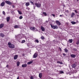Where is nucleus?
Here are the masks:
<instances>
[{
    "label": "nucleus",
    "mask_w": 79,
    "mask_h": 79,
    "mask_svg": "<svg viewBox=\"0 0 79 79\" xmlns=\"http://www.w3.org/2000/svg\"><path fill=\"white\" fill-rule=\"evenodd\" d=\"M2 14L4 15H5V12L4 11H3L2 12Z\"/></svg>",
    "instance_id": "obj_33"
},
{
    "label": "nucleus",
    "mask_w": 79,
    "mask_h": 79,
    "mask_svg": "<svg viewBox=\"0 0 79 79\" xmlns=\"http://www.w3.org/2000/svg\"><path fill=\"white\" fill-rule=\"evenodd\" d=\"M5 2H2L1 4V6H3L5 5Z\"/></svg>",
    "instance_id": "obj_13"
},
{
    "label": "nucleus",
    "mask_w": 79,
    "mask_h": 79,
    "mask_svg": "<svg viewBox=\"0 0 79 79\" xmlns=\"http://www.w3.org/2000/svg\"><path fill=\"white\" fill-rule=\"evenodd\" d=\"M75 12L76 13H77V10H74Z\"/></svg>",
    "instance_id": "obj_42"
},
{
    "label": "nucleus",
    "mask_w": 79,
    "mask_h": 79,
    "mask_svg": "<svg viewBox=\"0 0 79 79\" xmlns=\"http://www.w3.org/2000/svg\"><path fill=\"white\" fill-rule=\"evenodd\" d=\"M41 29L43 31H45V28H44V27H43V26H41Z\"/></svg>",
    "instance_id": "obj_8"
},
{
    "label": "nucleus",
    "mask_w": 79,
    "mask_h": 79,
    "mask_svg": "<svg viewBox=\"0 0 79 79\" xmlns=\"http://www.w3.org/2000/svg\"><path fill=\"white\" fill-rule=\"evenodd\" d=\"M75 15V14L74 13H72L71 15V18H73L74 17V16Z\"/></svg>",
    "instance_id": "obj_16"
},
{
    "label": "nucleus",
    "mask_w": 79,
    "mask_h": 79,
    "mask_svg": "<svg viewBox=\"0 0 79 79\" xmlns=\"http://www.w3.org/2000/svg\"><path fill=\"white\" fill-rule=\"evenodd\" d=\"M19 19H23V17L22 16H20L19 17Z\"/></svg>",
    "instance_id": "obj_32"
},
{
    "label": "nucleus",
    "mask_w": 79,
    "mask_h": 79,
    "mask_svg": "<svg viewBox=\"0 0 79 79\" xmlns=\"http://www.w3.org/2000/svg\"><path fill=\"white\" fill-rule=\"evenodd\" d=\"M73 39H69V41L70 43H72L73 42Z\"/></svg>",
    "instance_id": "obj_23"
},
{
    "label": "nucleus",
    "mask_w": 79,
    "mask_h": 79,
    "mask_svg": "<svg viewBox=\"0 0 79 79\" xmlns=\"http://www.w3.org/2000/svg\"><path fill=\"white\" fill-rule=\"evenodd\" d=\"M4 26V24L3 23H2L0 25V29H1V28H2Z\"/></svg>",
    "instance_id": "obj_14"
},
{
    "label": "nucleus",
    "mask_w": 79,
    "mask_h": 79,
    "mask_svg": "<svg viewBox=\"0 0 79 79\" xmlns=\"http://www.w3.org/2000/svg\"><path fill=\"white\" fill-rule=\"evenodd\" d=\"M40 23H42V19H40Z\"/></svg>",
    "instance_id": "obj_39"
},
{
    "label": "nucleus",
    "mask_w": 79,
    "mask_h": 79,
    "mask_svg": "<svg viewBox=\"0 0 79 79\" xmlns=\"http://www.w3.org/2000/svg\"><path fill=\"white\" fill-rule=\"evenodd\" d=\"M35 5H36L38 8H40V7H41V4L40 3H35Z\"/></svg>",
    "instance_id": "obj_4"
},
{
    "label": "nucleus",
    "mask_w": 79,
    "mask_h": 79,
    "mask_svg": "<svg viewBox=\"0 0 79 79\" xmlns=\"http://www.w3.org/2000/svg\"><path fill=\"white\" fill-rule=\"evenodd\" d=\"M11 13L12 15H14V14H15V12H14L13 11H12L11 12Z\"/></svg>",
    "instance_id": "obj_38"
},
{
    "label": "nucleus",
    "mask_w": 79,
    "mask_h": 79,
    "mask_svg": "<svg viewBox=\"0 0 79 79\" xmlns=\"http://www.w3.org/2000/svg\"><path fill=\"white\" fill-rule=\"evenodd\" d=\"M39 77L40 78H41L42 77V73H40L39 74Z\"/></svg>",
    "instance_id": "obj_18"
},
{
    "label": "nucleus",
    "mask_w": 79,
    "mask_h": 79,
    "mask_svg": "<svg viewBox=\"0 0 79 79\" xmlns=\"http://www.w3.org/2000/svg\"><path fill=\"white\" fill-rule=\"evenodd\" d=\"M33 9H34V10H35V7H34H34Z\"/></svg>",
    "instance_id": "obj_52"
},
{
    "label": "nucleus",
    "mask_w": 79,
    "mask_h": 79,
    "mask_svg": "<svg viewBox=\"0 0 79 79\" xmlns=\"http://www.w3.org/2000/svg\"><path fill=\"white\" fill-rule=\"evenodd\" d=\"M70 56H71V57H72V58H74L76 57V55L74 54H71L70 55Z\"/></svg>",
    "instance_id": "obj_12"
},
{
    "label": "nucleus",
    "mask_w": 79,
    "mask_h": 79,
    "mask_svg": "<svg viewBox=\"0 0 79 79\" xmlns=\"http://www.w3.org/2000/svg\"><path fill=\"white\" fill-rule=\"evenodd\" d=\"M72 67L73 68H75L76 67V65L75 64H73L72 65Z\"/></svg>",
    "instance_id": "obj_9"
},
{
    "label": "nucleus",
    "mask_w": 79,
    "mask_h": 79,
    "mask_svg": "<svg viewBox=\"0 0 79 79\" xmlns=\"http://www.w3.org/2000/svg\"><path fill=\"white\" fill-rule=\"evenodd\" d=\"M59 49L60 51H61V48H60Z\"/></svg>",
    "instance_id": "obj_49"
},
{
    "label": "nucleus",
    "mask_w": 79,
    "mask_h": 79,
    "mask_svg": "<svg viewBox=\"0 0 79 79\" xmlns=\"http://www.w3.org/2000/svg\"><path fill=\"white\" fill-rule=\"evenodd\" d=\"M10 18L9 17H8L7 18L6 20H7V22H8V21H10Z\"/></svg>",
    "instance_id": "obj_19"
},
{
    "label": "nucleus",
    "mask_w": 79,
    "mask_h": 79,
    "mask_svg": "<svg viewBox=\"0 0 79 79\" xmlns=\"http://www.w3.org/2000/svg\"><path fill=\"white\" fill-rule=\"evenodd\" d=\"M8 47L10 48H15V45L13 44H11L10 43H8Z\"/></svg>",
    "instance_id": "obj_1"
},
{
    "label": "nucleus",
    "mask_w": 79,
    "mask_h": 79,
    "mask_svg": "<svg viewBox=\"0 0 79 79\" xmlns=\"http://www.w3.org/2000/svg\"><path fill=\"white\" fill-rule=\"evenodd\" d=\"M79 1V0H77V2H78Z\"/></svg>",
    "instance_id": "obj_54"
},
{
    "label": "nucleus",
    "mask_w": 79,
    "mask_h": 79,
    "mask_svg": "<svg viewBox=\"0 0 79 79\" xmlns=\"http://www.w3.org/2000/svg\"><path fill=\"white\" fill-rule=\"evenodd\" d=\"M21 35L19 34L15 36V37L16 39H21L22 38V36H21Z\"/></svg>",
    "instance_id": "obj_3"
},
{
    "label": "nucleus",
    "mask_w": 79,
    "mask_h": 79,
    "mask_svg": "<svg viewBox=\"0 0 79 79\" xmlns=\"http://www.w3.org/2000/svg\"><path fill=\"white\" fill-rule=\"evenodd\" d=\"M22 68H26V67H27V64H22Z\"/></svg>",
    "instance_id": "obj_11"
},
{
    "label": "nucleus",
    "mask_w": 79,
    "mask_h": 79,
    "mask_svg": "<svg viewBox=\"0 0 79 79\" xmlns=\"http://www.w3.org/2000/svg\"><path fill=\"white\" fill-rule=\"evenodd\" d=\"M29 1L30 3H32V4H33V3H34L32 2V1H33L32 0H29Z\"/></svg>",
    "instance_id": "obj_28"
},
{
    "label": "nucleus",
    "mask_w": 79,
    "mask_h": 79,
    "mask_svg": "<svg viewBox=\"0 0 79 79\" xmlns=\"http://www.w3.org/2000/svg\"><path fill=\"white\" fill-rule=\"evenodd\" d=\"M71 23H72V24H75L76 23V22L73 21L71 22Z\"/></svg>",
    "instance_id": "obj_27"
},
{
    "label": "nucleus",
    "mask_w": 79,
    "mask_h": 79,
    "mask_svg": "<svg viewBox=\"0 0 79 79\" xmlns=\"http://www.w3.org/2000/svg\"><path fill=\"white\" fill-rule=\"evenodd\" d=\"M64 50L65 52H66V53L68 52V49H67L66 48H65V49H64Z\"/></svg>",
    "instance_id": "obj_29"
},
{
    "label": "nucleus",
    "mask_w": 79,
    "mask_h": 79,
    "mask_svg": "<svg viewBox=\"0 0 79 79\" xmlns=\"http://www.w3.org/2000/svg\"><path fill=\"white\" fill-rule=\"evenodd\" d=\"M37 56H38V53L37 52L35 53L33 55L34 58H35Z\"/></svg>",
    "instance_id": "obj_6"
},
{
    "label": "nucleus",
    "mask_w": 79,
    "mask_h": 79,
    "mask_svg": "<svg viewBox=\"0 0 79 79\" xmlns=\"http://www.w3.org/2000/svg\"><path fill=\"white\" fill-rule=\"evenodd\" d=\"M63 55L64 56H66V54H64H64H63Z\"/></svg>",
    "instance_id": "obj_46"
},
{
    "label": "nucleus",
    "mask_w": 79,
    "mask_h": 79,
    "mask_svg": "<svg viewBox=\"0 0 79 79\" xmlns=\"http://www.w3.org/2000/svg\"><path fill=\"white\" fill-rule=\"evenodd\" d=\"M57 63H59L60 64H63L62 62H61L59 61H58L57 62Z\"/></svg>",
    "instance_id": "obj_25"
},
{
    "label": "nucleus",
    "mask_w": 79,
    "mask_h": 79,
    "mask_svg": "<svg viewBox=\"0 0 79 79\" xmlns=\"http://www.w3.org/2000/svg\"><path fill=\"white\" fill-rule=\"evenodd\" d=\"M56 23L57 24V25H58L59 26H60V25H61V23L60 22H59V21L58 20L56 21Z\"/></svg>",
    "instance_id": "obj_7"
},
{
    "label": "nucleus",
    "mask_w": 79,
    "mask_h": 79,
    "mask_svg": "<svg viewBox=\"0 0 79 79\" xmlns=\"http://www.w3.org/2000/svg\"><path fill=\"white\" fill-rule=\"evenodd\" d=\"M63 15H60V17H61Z\"/></svg>",
    "instance_id": "obj_48"
},
{
    "label": "nucleus",
    "mask_w": 79,
    "mask_h": 79,
    "mask_svg": "<svg viewBox=\"0 0 79 79\" xmlns=\"http://www.w3.org/2000/svg\"><path fill=\"white\" fill-rule=\"evenodd\" d=\"M30 5V4L29 3V2H27L26 4V6H29Z\"/></svg>",
    "instance_id": "obj_26"
},
{
    "label": "nucleus",
    "mask_w": 79,
    "mask_h": 79,
    "mask_svg": "<svg viewBox=\"0 0 79 79\" xmlns=\"http://www.w3.org/2000/svg\"><path fill=\"white\" fill-rule=\"evenodd\" d=\"M31 79H34V77L33 76H31Z\"/></svg>",
    "instance_id": "obj_41"
},
{
    "label": "nucleus",
    "mask_w": 79,
    "mask_h": 79,
    "mask_svg": "<svg viewBox=\"0 0 79 79\" xmlns=\"http://www.w3.org/2000/svg\"><path fill=\"white\" fill-rule=\"evenodd\" d=\"M52 16H53V17H55V15L52 14Z\"/></svg>",
    "instance_id": "obj_43"
},
{
    "label": "nucleus",
    "mask_w": 79,
    "mask_h": 79,
    "mask_svg": "<svg viewBox=\"0 0 79 79\" xmlns=\"http://www.w3.org/2000/svg\"><path fill=\"white\" fill-rule=\"evenodd\" d=\"M41 39L42 40H44V37L43 36H41Z\"/></svg>",
    "instance_id": "obj_30"
},
{
    "label": "nucleus",
    "mask_w": 79,
    "mask_h": 79,
    "mask_svg": "<svg viewBox=\"0 0 79 79\" xmlns=\"http://www.w3.org/2000/svg\"><path fill=\"white\" fill-rule=\"evenodd\" d=\"M20 64V63L19 61H18L17 63V66H19V64Z\"/></svg>",
    "instance_id": "obj_22"
},
{
    "label": "nucleus",
    "mask_w": 79,
    "mask_h": 79,
    "mask_svg": "<svg viewBox=\"0 0 79 79\" xmlns=\"http://www.w3.org/2000/svg\"><path fill=\"white\" fill-rule=\"evenodd\" d=\"M51 27L54 29H58V27L57 25H52V24H51Z\"/></svg>",
    "instance_id": "obj_2"
},
{
    "label": "nucleus",
    "mask_w": 79,
    "mask_h": 79,
    "mask_svg": "<svg viewBox=\"0 0 79 79\" xmlns=\"http://www.w3.org/2000/svg\"><path fill=\"white\" fill-rule=\"evenodd\" d=\"M31 30H32V31H34L35 30V27H31L30 28Z\"/></svg>",
    "instance_id": "obj_17"
},
{
    "label": "nucleus",
    "mask_w": 79,
    "mask_h": 79,
    "mask_svg": "<svg viewBox=\"0 0 79 79\" xmlns=\"http://www.w3.org/2000/svg\"><path fill=\"white\" fill-rule=\"evenodd\" d=\"M60 79H63V78H60Z\"/></svg>",
    "instance_id": "obj_53"
},
{
    "label": "nucleus",
    "mask_w": 79,
    "mask_h": 79,
    "mask_svg": "<svg viewBox=\"0 0 79 79\" xmlns=\"http://www.w3.org/2000/svg\"><path fill=\"white\" fill-rule=\"evenodd\" d=\"M79 41H78L77 42L76 44H77V45H79Z\"/></svg>",
    "instance_id": "obj_35"
},
{
    "label": "nucleus",
    "mask_w": 79,
    "mask_h": 79,
    "mask_svg": "<svg viewBox=\"0 0 79 79\" xmlns=\"http://www.w3.org/2000/svg\"><path fill=\"white\" fill-rule=\"evenodd\" d=\"M17 79H19V77H18Z\"/></svg>",
    "instance_id": "obj_51"
},
{
    "label": "nucleus",
    "mask_w": 79,
    "mask_h": 79,
    "mask_svg": "<svg viewBox=\"0 0 79 79\" xmlns=\"http://www.w3.org/2000/svg\"><path fill=\"white\" fill-rule=\"evenodd\" d=\"M33 62L32 61H30L28 62L27 63V64H32V63Z\"/></svg>",
    "instance_id": "obj_20"
},
{
    "label": "nucleus",
    "mask_w": 79,
    "mask_h": 79,
    "mask_svg": "<svg viewBox=\"0 0 79 79\" xmlns=\"http://www.w3.org/2000/svg\"><path fill=\"white\" fill-rule=\"evenodd\" d=\"M43 14L44 15H45V16H46L47 15L45 12H43Z\"/></svg>",
    "instance_id": "obj_31"
},
{
    "label": "nucleus",
    "mask_w": 79,
    "mask_h": 79,
    "mask_svg": "<svg viewBox=\"0 0 79 79\" xmlns=\"http://www.w3.org/2000/svg\"><path fill=\"white\" fill-rule=\"evenodd\" d=\"M35 41L36 42H37V43H39V40H36Z\"/></svg>",
    "instance_id": "obj_40"
},
{
    "label": "nucleus",
    "mask_w": 79,
    "mask_h": 79,
    "mask_svg": "<svg viewBox=\"0 0 79 79\" xmlns=\"http://www.w3.org/2000/svg\"><path fill=\"white\" fill-rule=\"evenodd\" d=\"M24 42H25V40H23L22 41V43H24Z\"/></svg>",
    "instance_id": "obj_34"
},
{
    "label": "nucleus",
    "mask_w": 79,
    "mask_h": 79,
    "mask_svg": "<svg viewBox=\"0 0 79 79\" xmlns=\"http://www.w3.org/2000/svg\"><path fill=\"white\" fill-rule=\"evenodd\" d=\"M12 6L13 8H15V6L12 5Z\"/></svg>",
    "instance_id": "obj_45"
},
{
    "label": "nucleus",
    "mask_w": 79,
    "mask_h": 79,
    "mask_svg": "<svg viewBox=\"0 0 79 79\" xmlns=\"http://www.w3.org/2000/svg\"><path fill=\"white\" fill-rule=\"evenodd\" d=\"M74 51H77V49H73Z\"/></svg>",
    "instance_id": "obj_44"
},
{
    "label": "nucleus",
    "mask_w": 79,
    "mask_h": 79,
    "mask_svg": "<svg viewBox=\"0 0 79 79\" xmlns=\"http://www.w3.org/2000/svg\"><path fill=\"white\" fill-rule=\"evenodd\" d=\"M9 66V65H6L7 68H8Z\"/></svg>",
    "instance_id": "obj_47"
},
{
    "label": "nucleus",
    "mask_w": 79,
    "mask_h": 79,
    "mask_svg": "<svg viewBox=\"0 0 79 79\" xmlns=\"http://www.w3.org/2000/svg\"><path fill=\"white\" fill-rule=\"evenodd\" d=\"M39 1H40V2H42V0H38Z\"/></svg>",
    "instance_id": "obj_50"
},
{
    "label": "nucleus",
    "mask_w": 79,
    "mask_h": 79,
    "mask_svg": "<svg viewBox=\"0 0 79 79\" xmlns=\"http://www.w3.org/2000/svg\"><path fill=\"white\" fill-rule=\"evenodd\" d=\"M19 27H20V25H15L14 27V28L15 29H16V28H19Z\"/></svg>",
    "instance_id": "obj_10"
},
{
    "label": "nucleus",
    "mask_w": 79,
    "mask_h": 79,
    "mask_svg": "<svg viewBox=\"0 0 79 79\" xmlns=\"http://www.w3.org/2000/svg\"><path fill=\"white\" fill-rule=\"evenodd\" d=\"M5 3H6L7 4H8V5H11L12 4V2H11L8 1H5Z\"/></svg>",
    "instance_id": "obj_5"
},
{
    "label": "nucleus",
    "mask_w": 79,
    "mask_h": 79,
    "mask_svg": "<svg viewBox=\"0 0 79 79\" xmlns=\"http://www.w3.org/2000/svg\"><path fill=\"white\" fill-rule=\"evenodd\" d=\"M18 55H15L14 57V60H16L18 58Z\"/></svg>",
    "instance_id": "obj_15"
},
{
    "label": "nucleus",
    "mask_w": 79,
    "mask_h": 79,
    "mask_svg": "<svg viewBox=\"0 0 79 79\" xmlns=\"http://www.w3.org/2000/svg\"><path fill=\"white\" fill-rule=\"evenodd\" d=\"M64 72L63 71H60V74H63Z\"/></svg>",
    "instance_id": "obj_36"
},
{
    "label": "nucleus",
    "mask_w": 79,
    "mask_h": 79,
    "mask_svg": "<svg viewBox=\"0 0 79 79\" xmlns=\"http://www.w3.org/2000/svg\"><path fill=\"white\" fill-rule=\"evenodd\" d=\"M0 36L2 37H4V36H5V35L3 33H1L0 34Z\"/></svg>",
    "instance_id": "obj_21"
},
{
    "label": "nucleus",
    "mask_w": 79,
    "mask_h": 79,
    "mask_svg": "<svg viewBox=\"0 0 79 79\" xmlns=\"http://www.w3.org/2000/svg\"><path fill=\"white\" fill-rule=\"evenodd\" d=\"M26 9L27 10H30V8L28 7H26Z\"/></svg>",
    "instance_id": "obj_37"
},
{
    "label": "nucleus",
    "mask_w": 79,
    "mask_h": 79,
    "mask_svg": "<svg viewBox=\"0 0 79 79\" xmlns=\"http://www.w3.org/2000/svg\"><path fill=\"white\" fill-rule=\"evenodd\" d=\"M17 11L18 12L19 15H22V12L21 11H20L19 10H18Z\"/></svg>",
    "instance_id": "obj_24"
}]
</instances>
